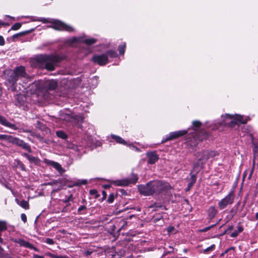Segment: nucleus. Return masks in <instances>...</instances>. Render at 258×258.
Here are the masks:
<instances>
[{"label":"nucleus","mask_w":258,"mask_h":258,"mask_svg":"<svg viewBox=\"0 0 258 258\" xmlns=\"http://www.w3.org/2000/svg\"><path fill=\"white\" fill-rule=\"evenodd\" d=\"M61 58L56 55L39 54L32 59L31 64L34 67L45 68L48 71H52L61 61Z\"/></svg>","instance_id":"f257e3e1"},{"label":"nucleus","mask_w":258,"mask_h":258,"mask_svg":"<svg viewBox=\"0 0 258 258\" xmlns=\"http://www.w3.org/2000/svg\"><path fill=\"white\" fill-rule=\"evenodd\" d=\"M31 21H41L43 23H50L51 25L48 27L52 28L57 30H65L68 32H72L74 31V28L71 26L68 25L58 20L53 19L51 18H36L35 17H30Z\"/></svg>","instance_id":"f03ea898"},{"label":"nucleus","mask_w":258,"mask_h":258,"mask_svg":"<svg viewBox=\"0 0 258 258\" xmlns=\"http://www.w3.org/2000/svg\"><path fill=\"white\" fill-rule=\"evenodd\" d=\"M198 156H200L198 161L195 163L194 165V170L197 173L201 169L203 168L206 161L210 158L215 157L216 153L213 151H205L202 153H198Z\"/></svg>","instance_id":"7ed1b4c3"},{"label":"nucleus","mask_w":258,"mask_h":258,"mask_svg":"<svg viewBox=\"0 0 258 258\" xmlns=\"http://www.w3.org/2000/svg\"><path fill=\"white\" fill-rule=\"evenodd\" d=\"M222 121L220 123L221 125H228L232 126L235 124L245 123L246 120L243 119V117L240 115L235 114L234 115L226 114L225 116H221Z\"/></svg>","instance_id":"20e7f679"},{"label":"nucleus","mask_w":258,"mask_h":258,"mask_svg":"<svg viewBox=\"0 0 258 258\" xmlns=\"http://www.w3.org/2000/svg\"><path fill=\"white\" fill-rule=\"evenodd\" d=\"M152 195H158L163 191L167 187V184L160 180L150 181Z\"/></svg>","instance_id":"39448f33"},{"label":"nucleus","mask_w":258,"mask_h":258,"mask_svg":"<svg viewBox=\"0 0 258 258\" xmlns=\"http://www.w3.org/2000/svg\"><path fill=\"white\" fill-rule=\"evenodd\" d=\"M35 85L38 88H44L45 91L53 90L57 87V82L53 80H46L39 82Z\"/></svg>","instance_id":"423d86ee"},{"label":"nucleus","mask_w":258,"mask_h":258,"mask_svg":"<svg viewBox=\"0 0 258 258\" xmlns=\"http://www.w3.org/2000/svg\"><path fill=\"white\" fill-rule=\"evenodd\" d=\"M234 199V193L233 191H230L224 198L220 201L218 203L219 208L221 210L226 208L228 205L233 203Z\"/></svg>","instance_id":"0eeeda50"},{"label":"nucleus","mask_w":258,"mask_h":258,"mask_svg":"<svg viewBox=\"0 0 258 258\" xmlns=\"http://www.w3.org/2000/svg\"><path fill=\"white\" fill-rule=\"evenodd\" d=\"M96 39L94 38H84V37H73L68 39L67 42L70 45H73L75 43L84 42L87 45H91L96 42Z\"/></svg>","instance_id":"6e6552de"},{"label":"nucleus","mask_w":258,"mask_h":258,"mask_svg":"<svg viewBox=\"0 0 258 258\" xmlns=\"http://www.w3.org/2000/svg\"><path fill=\"white\" fill-rule=\"evenodd\" d=\"M4 73L6 75V81L11 86L13 87L18 81L14 69L6 70Z\"/></svg>","instance_id":"1a4fd4ad"},{"label":"nucleus","mask_w":258,"mask_h":258,"mask_svg":"<svg viewBox=\"0 0 258 258\" xmlns=\"http://www.w3.org/2000/svg\"><path fill=\"white\" fill-rule=\"evenodd\" d=\"M187 133V131L186 130H181L171 132L163 139L161 143H164L168 141L176 139L181 136H182L186 134Z\"/></svg>","instance_id":"9d476101"},{"label":"nucleus","mask_w":258,"mask_h":258,"mask_svg":"<svg viewBox=\"0 0 258 258\" xmlns=\"http://www.w3.org/2000/svg\"><path fill=\"white\" fill-rule=\"evenodd\" d=\"M14 70L18 80L20 79H24V81H28L30 79L24 67L22 66L17 67L14 69Z\"/></svg>","instance_id":"9b49d317"},{"label":"nucleus","mask_w":258,"mask_h":258,"mask_svg":"<svg viewBox=\"0 0 258 258\" xmlns=\"http://www.w3.org/2000/svg\"><path fill=\"white\" fill-rule=\"evenodd\" d=\"M92 60L100 66L105 65L108 61L107 54L103 53L100 55H95L93 56Z\"/></svg>","instance_id":"f8f14e48"},{"label":"nucleus","mask_w":258,"mask_h":258,"mask_svg":"<svg viewBox=\"0 0 258 258\" xmlns=\"http://www.w3.org/2000/svg\"><path fill=\"white\" fill-rule=\"evenodd\" d=\"M60 118L61 120H64L66 121L71 122H73L77 119L80 121H82L83 120V118L81 116H76L75 117H74L72 115H70L69 114L63 112L60 114Z\"/></svg>","instance_id":"ddd939ff"},{"label":"nucleus","mask_w":258,"mask_h":258,"mask_svg":"<svg viewBox=\"0 0 258 258\" xmlns=\"http://www.w3.org/2000/svg\"><path fill=\"white\" fill-rule=\"evenodd\" d=\"M43 162L46 164L54 167L60 174H62L65 172V170L62 168L61 165L57 162L47 159H44Z\"/></svg>","instance_id":"4468645a"},{"label":"nucleus","mask_w":258,"mask_h":258,"mask_svg":"<svg viewBox=\"0 0 258 258\" xmlns=\"http://www.w3.org/2000/svg\"><path fill=\"white\" fill-rule=\"evenodd\" d=\"M150 182L146 185H140L138 186V189L140 192L146 196L152 195Z\"/></svg>","instance_id":"2eb2a0df"},{"label":"nucleus","mask_w":258,"mask_h":258,"mask_svg":"<svg viewBox=\"0 0 258 258\" xmlns=\"http://www.w3.org/2000/svg\"><path fill=\"white\" fill-rule=\"evenodd\" d=\"M0 123L1 124L13 130L16 131L18 130V127L15 124L10 122L5 117L2 115H0Z\"/></svg>","instance_id":"dca6fc26"},{"label":"nucleus","mask_w":258,"mask_h":258,"mask_svg":"<svg viewBox=\"0 0 258 258\" xmlns=\"http://www.w3.org/2000/svg\"><path fill=\"white\" fill-rule=\"evenodd\" d=\"M146 155L149 158L148 161L149 164H153L159 159L158 155L155 151L148 152Z\"/></svg>","instance_id":"f3484780"},{"label":"nucleus","mask_w":258,"mask_h":258,"mask_svg":"<svg viewBox=\"0 0 258 258\" xmlns=\"http://www.w3.org/2000/svg\"><path fill=\"white\" fill-rule=\"evenodd\" d=\"M132 182L131 180L128 179H123L112 181V183L117 186H126Z\"/></svg>","instance_id":"a211bd4d"},{"label":"nucleus","mask_w":258,"mask_h":258,"mask_svg":"<svg viewBox=\"0 0 258 258\" xmlns=\"http://www.w3.org/2000/svg\"><path fill=\"white\" fill-rule=\"evenodd\" d=\"M87 181L85 179L83 180H75L71 181V184L69 185V186L70 187H73L74 186H79L82 184H87Z\"/></svg>","instance_id":"6ab92c4d"},{"label":"nucleus","mask_w":258,"mask_h":258,"mask_svg":"<svg viewBox=\"0 0 258 258\" xmlns=\"http://www.w3.org/2000/svg\"><path fill=\"white\" fill-rule=\"evenodd\" d=\"M111 137L112 139L114 140L117 143L126 145V142L120 137L115 135H111Z\"/></svg>","instance_id":"aec40b11"},{"label":"nucleus","mask_w":258,"mask_h":258,"mask_svg":"<svg viewBox=\"0 0 258 258\" xmlns=\"http://www.w3.org/2000/svg\"><path fill=\"white\" fill-rule=\"evenodd\" d=\"M29 162L31 163H33L36 165H39L40 164V160L32 155H31L30 157L28 159Z\"/></svg>","instance_id":"412c9836"},{"label":"nucleus","mask_w":258,"mask_h":258,"mask_svg":"<svg viewBox=\"0 0 258 258\" xmlns=\"http://www.w3.org/2000/svg\"><path fill=\"white\" fill-rule=\"evenodd\" d=\"M17 242L21 246H23L25 247L29 248L31 246V244L30 243L22 239H19Z\"/></svg>","instance_id":"4be33fe9"},{"label":"nucleus","mask_w":258,"mask_h":258,"mask_svg":"<svg viewBox=\"0 0 258 258\" xmlns=\"http://www.w3.org/2000/svg\"><path fill=\"white\" fill-rule=\"evenodd\" d=\"M217 213V210L214 207H211L209 209V216L210 218H213Z\"/></svg>","instance_id":"5701e85b"},{"label":"nucleus","mask_w":258,"mask_h":258,"mask_svg":"<svg viewBox=\"0 0 258 258\" xmlns=\"http://www.w3.org/2000/svg\"><path fill=\"white\" fill-rule=\"evenodd\" d=\"M56 135L58 138L63 140L68 139V135L62 131H58L56 132Z\"/></svg>","instance_id":"b1692460"},{"label":"nucleus","mask_w":258,"mask_h":258,"mask_svg":"<svg viewBox=\"0 0 258 258\" xmlns=\"http://www.w3.org/2000/svg\"><path fill=\"white\" fill-rule=\"evenodd\" d=\"M6 229L7 226L6 223L3 221H0V243H2L3 241L1 237V232Z\"/></svg>","instance_id":"393cba45"},{"label":"nucleus","mask_w":258,"mask_h":258,"mask_svg":"<svg viewBox=\"0 0 258 258\" xmlns=\"http://www.w3.org/2000/svg\"><path fill=\"white\" fill-rule=\"evenodd\" d=\"M20 147H21L23 149L28 151L30 153H31L32 152L30 145H29L28 144L25 143L24 141L22 142V143L21 144V145Z\"/></svg>","instance_id":"a878e982"},{"label":"nucleus","mask_w":258,"mask_h":258,"mask_svg":"<svg viewBox=\"0 0 258 258\" xmlns=\"http://www.w3.org/2000/svg\"><path fill=\"white\" fill-rule=\"evenodd\" d=\"M73 200V195L72 194H69V196L67 197L66 196V197L65 198V199H62V201L64 203H66L67 204V206H69L70 205V204H69V203L70 202V201H72Z\"/></svg>","instance_id":"bb28decb"},{"label":"nucleus","mask_w":258,"mask_h":258,"mask_svg":"<svg viewBox=\"0 0 258 258\" xmlns=\"http://www.w3.org/2000/svg\"><path fill=\"white\" fill-rule=\"evenodd\" d=\"M18 204L22 208L27 209L29 208V204L28 202L25 200H22L20 202V203L18 202Z\"/></svg>","instance_id":"cd10ccee"},{"label":"nucleus","mask_w":258,"mask_h":258,"mask_svg":"<svg viewBox=\"0 0 258 258\" xmlns=\"http://www.w3.org/2000/svg\"><path fill=\"white\" fill-rule=\"evenodd\" d=\"M126 45L125 43H123L121 44L118 46V51L120 54H123L125 52V49Z\"/></svg>","instance_id":"c85d7f7f"},{"label":"nucleus","mask_w":258,"mask_h":258,"mask_svg":"<svg viewBox=\"0 0 258 258\" xmlns=\"http://www.w3.org/2000/svg\"><path fill=\"white\" fill-rule=\"evenodd\" d=\"M192 125L194 126V131L198 132L199 127L201 125V123L199 121H194L192 122Z\"/></svg>","instance_id":"c756f323"},{"label":"nucleus","mask_w":258,"mask_h":258,"mask_svg":"<svg viewBox=\"0 0 258 258\" xmlns=\"http://www.w3.org/2000/svg\"><path fill=\"white\" fill-rule=\"evenodd\" d=\"M105 54H107V56L109 55L111 57H116L117 55V53L113 50H109Z\"/></svg>","instance_id":"7c9ffc66"},{"label":"nucleus","mask_w":258,"mask_h":258,"mask_svg":"<svg viewBox=\"0 0 258 258\" xmlns=\"http://www.w3.org/2000/svg\"><path fill=\"white\" fill-rule=\"evenodd\" d=\"M22 24L20 23H17L13 25L11 28L12 30H16L21 28Z\"/></svg>","instance_id":"2f4dec72"},{"label":"nucleus","mask_w":258,"mask_h":258,"mask_svg":"<svg viewBox=\"0 0 258 258\" xmlns=\"http://www.w3.org/2000/svg\"><path fill=\"white\" fill-rule=\"evenodd\" d=\"M215 245L214 244H212L210 246L205 249L204 250V251L205 253H207L210 251H212V250H214V249L215 248Z\"/></svg>","instance_id":"473e14b6"},{"label":"nucleus","mask_w":258,"mask_h":258,"mask_svg":"<svg viewBox=\"0 0 258 258\" xmlns=\"http://www.w3.org/2000/svg\"><path fill=\"white\" fill-rule=\"evenodd\" d=\"M215 225H216V224H213V225H212L210 226H208V227H205V228H204L203 229H202L200 230V231L202 232H206V231H208L209 230H210V229H211L212 228L214 227Z\"/></svg>","instance_id":"72a5a7b5"},{"label":"nucleus","mask_w":258,"mask_h":258,"mask_svg":"<svg viewBox=\"0 0 258 258\" xmlns=\"http://www.w3.org/2000/svg\"><path fill=\"white\" fill-rule=\"evenodd\" d=\"M17 138L16 137H13L12 136H9V139H8V142L10 143H12V144H14L15 142V141L16 140Z\"/></svg>","instance_id":"f704fd0d"},{"label":"nucleus","mask_w":258,"mask_h":258,"mask_svg":"<svg viewBox=\"0 0 258 258\" xmlns=\"http://www.w3.org/2000/svg\"><path fill=\"white\" fill-rule=\"evenodd\" d=\"M68 147L69 148L72 149L75 151L79 150L78 147L76 145L73 144H69Z\"/></svg>","instance_id":"c9c22d12"},{"label":"nucleus","mask_w":258,"mask_h":258,"mask_svg":"<svg viewBox=\"0 0 258 258\" xmlns=\"http://www.w3.org/2000/svg\"><path fill=\"white\" fill-rule=\"evenodd\" d=\"M10 135H0V140L8 141Z\"/></svg>","instance_id":"e433bc0d"},{"label":"nucleus","mask_w":258,"mask_h":258,"mask_svg":"<svg viewBox=\"0 0 258 258\" xmlns=\"http://www.w3.org/2000/svg\"><path fill=\"white\" fill-rule=\"evenodd\" d=\"M114 199V195H113V194H111L109 195V196L108 198L107 201L109 203H112L113 202Z\"/></svg>","instance_id":"4c0bfd02"},{"label":"nucleus","mask_w":258,"mask_h":258,"mask_svg":"<svg viewBox=\"0 0 258 258\" xmlns=\"http://www.w3.org/2000/svg\"><path fill=\"white\" fill-rule=\"evenodd\" d=\"M128 146L130 147V148L132 149L133 150H134L135 151H137V152H140V150L137 147L132 145V144H129L128 145Z\"/></svg>","instance_id":"58836bf2"},{"label":"nucleus","mask_w":258,"mask_h":258,"mask_svg":"<svg viewBox=\"0 0 258 258\" xmlns=\"http://www.w3.org/2000/svg\"><path fill=\"white\" fill-rule=\"evenodd\" d=\"M45 242L50 245L53 244L54 243L53 240L52 239L49 238H47L46 239Z\"/></svg>","instance_id":"ea45409f"},{"label":"nucleus","mask_w":258,"mask_h":258,"mask_svg":"<svg viewBox=\"0 0 258 258\" xmlns=\"http://www.w3.org/2000/svg\"><path fill=\"white\" fill-rule=\"evenodd\" d=\"M23 142V140H21L20 139L17 138L16 140L15 141L14 144L17 145V146L20 147Z\"/></svg>","instance_id":"a19ab883"},{"label":"nucleus","mask_w":258,"mask_h":258,"mask_svg":"<svg viewBox=\"0 0 258 258\" xmlns=\"http://www.w3.org/2000/svg\"><path fill=\"white\" fill-rule=\"evenodd\" d=\"M206 135H205L204 137H202L200 136L199 133H197L196 135H195V137L199 139L200 140H202L204 139H206Z\"/></svg>","instance_id":"79ce46f5"},{"label":"nucleus","mask_w":258,"mask_h":258,"mask_svg":"<svg viewBox=\"0 0 258 258\" xmlns=\"http://www.w3.org/2000/svg\"><path fill=\"white\" fill-rule=\"evenodd\" d=\"M21 220L25 223L27 221V217L26 215L25 214H22L21 215Z\"/></svg>","instance_id":"37998d69"},{"label":"nucleus","mask_w":258,"mask_h":258,"mask_svg":"<svg viewBox=\"0 0 258 258\" xmlns=\"http://www.w3.org/2000/svg\"><path fill=\"white\" fill-rule=\"evenodd\" d=\"M46 255L49 256L51 258H56L57 257V256H58V255L53 254H52V253H51L50 252L47 253Z\"/></svg>","instance_id":"c03bdc74"},{"label":"nucleus","mask_w":258,"mask_h":258,"mask_svg":"<svg viewBox=\"0 0 258 258\" xmlns=\"http://www.w3.org/2000/svg\"><path fill=\"white\" fill-rule=\"evenodd\" d=\"M174 229V227L173 226H169L167 228V232L170 233H171Z\"/></svg>","instance_id":"a18cd8bd"},{"label":"nucleus","mask_w":258,"mask_h":258,"mask_svg":"<svg viewBox=\"0 0 258 258\" xmlns=\"http://www.w3.org/2000/svg\"><path fill=\"white\" fill-rule=\"evenodd\" d=\"M243 228L242 226L239 225L237 227V232H238V233H241L243 231Z\"/></svg>","instance_id":"49530a36"},{"label":"nucleus","mask_w":258,"mask_h":258,"mask_svg":"<svg viewBox=\"0 0 258 258\" xmlns=\"http://www.w3.org/2000/svg\"><path fill=\"white\" fill-rule=\"evenodd\" d=\"M196 175L195 174H191V181L193 182H195L196 181Z\"/></svg>","instance_id":"de8ad7c7"},{"label":"nucleus","mask_w":258,"mask_h":258,"mask_svg":"<svg viewBox=\"0 0 258 258\" xmlns=\"http://www.w3.org/2000/svg\"><path fill=\"white\" fill-rule=\"evenodd\" d=\"M238 232L237 231H234L231 234L230 236L232 237H236L238 235Z\"/></svg>","instance_id":"09e8293b"},{"label":"nucleus","mask_w":258,"mask_h":258,"mask_svg":"<svg viewBox=\"0 0 258 258\" xmlns=\"http://www.w3.org/2000/svg\"><path fill=\"white\" fill-rule=\"evenodd\" d=\"M32 257L33 258H45L44 256L37 254H33Z\"/></svg>","instance_id":"8fccbe9b"},{"label":"nucleus","mask_w":258,"mask_h":258,"mask_svg":"<svg viewBox=\"0 0 258 258\" xmlns=\"http://www.w3.org/2000/svg\"><path fill=\"white\" fill-rule=\"evenodd\" d=\"M5 44V40L4 38L0 36V45H3Z\"/></svg>","instance_id":"3c124183"},{"label":"nucleus","mask_w":258,"mask_h":258,"mask_svg":"<svg viewBox=\"0 0 258 258\" xmlns=\"http://www.w3.org/2000/svg\"><path fill=\"white\" fill-rule=\"evenodd\" d=\"M86 207L85 206H80L79 208H78V212H80L81 211H82V210H84L86 209Z\"/></svg>","instance_id":"603ef678"},{"label":"nucleus","mask_w":258,"mask_h":258,"mask_svg":"<svg viewBox=\"0 0 258 258\" xmlns=\"http://www.w3.org/2000/svg\"><path fill=\"white\" fill-rule=\"evenodd\" d=\"M92 252L91 251L87 250L84 252V255L88 256V255H90L92 253Z\"/></svg>","instance_id":"864d4df0"},{"label":"nucleus","mask_w":258,"mask_h":258,"mask_svg":"<svg viewBox=\"0 0 258 258\" xmlns=\"http://www.w3.org/2000/svg\"><path fill=\"white\" fill-rule=\"evenodd\" d=\"M56 258H74V257H69L67 255H58Z\"/></svg>","instance_id":"5fc2aeb1"},{"label":"nucleus","mask_w":258,"mask_h":258,"mask_svg":"<svg viewBox=\"0 0 258 258\" xmlns=\"http://www.w3.org/2000/svg\"><path fill=\"white\" fill-rule=\"evenodd\" d=\"M29 248L31 249H33L36 251H39L38 249L37 248L34 247L32 244H31V246H30Z\"/></svg>","instance_id":"6e6d98bb"},{"label":"nucleus","mask_w":258,"mask_h":258,"mask_svg":"<svg viewBox=\"0 0 258 258\" xmlns=\"http://www.w3.org/2000/svg\"><path fill=\"white\" fill-rule=\"evenodd\" d=\"M22 155H23V156H24V157H26V158L28 159V160L29 159V158H30V156H31V155H29V154H27V153H24L22 154Z\"/></svg>","instance_id":"4d7b16f0"},{"label":"nucleus","mask_w":258,"mask_h":258,"mask_svg":"<svg viewBox=\"0 0 258 258\" xmlns=\"http://www.w3.org/2000/svg\"><path fill=\"white\" fill-rule=\"evenodd\" d=\"M195 182H193L192 181H190L189 183H188V190L194 184Z\"/></svg>","instance_id":"13d9d810"},{"label":"nucleus","mask_w":258,"mask_h":258,"mask_svg":"<svg viewBox=\"0 0 258 258\" xmlns=\"http://www.w3.org/2000/svg\"><path fill=\"white\" fill-rule=\"evenodd\" d=\"M96 192H97V191H96V190H95V189L90 190V193L91 195L95 194Z\"/></svg>","instance_id":"bf43d9fd"},{"label":"nucleus","mask_w":258,"mask_h":258,"mask_svg":"<svg viewBox=\"0 0 258 258\" xmlns=\"http://www.w3.org/2000/svg\"><path fill=\"white\" fill-rule=\"evenodd\" d=\"M233 229V226L232 225H231V226H229L228 228V229H227L226 231H231L232 230V229Z\"/></svg>","instance_id":"052dcab7"},{"label":"nucleus","mask_w":258,"mask_h":258,"mask_svg":"<svg viewBox=\"0 0 258 258\" xmlns=\"http://www.w3.org/2000/svg\"><path fill=\"white\" fill-rule=\"evenodd\" d=\"M20 166H21V168L22 170H23V171L26 170L25 166L23 164H21Z\"/></svg>","instance_id":"680f3d73"},{"label":"nucleus","mask_w":258,"mask_h":258,"mask_svg":"<svg viewBox=\"0 0 258 258\" xmlns=\"http://www.w3.org/2000/svg\"><path fill=\"white\" fill-rule=\"evenodd\" d=\"M254 152L255 153H254V158H253V162L254 163V162H255V161H254V160H255V156H256V155H255L256 151H255V150H254Z\"/></svg>","instance_id":"e2e57ef3"},{"label":"nucleus","mask_w":258,"mask_h":258,"mask_svg":"<svg viewBox=\"0 0 258 258\" xmlns=\"http://www.w3.org/2000/svg\"><path fill=\"white\" fill-rule=\"evenodd\" d=\"M21 35H22L21 33L17 34H16V35H14V37H17L18 36H20Z\"/></svg>","instance_id":"0e129e2a"},{"label":"nucleus","mask_w":258,"mask_h":258,"mask_svg":"<svg viewBox=\"0 0 258 258\" xmlns=\"http://www.w3.org/2000/svg\"><path fill=\"white\" fill-rule=\"evenodd\" d=\"M255 219L256 220L258 219V212L255 214Z\"/></svg>","instance_id":"69168bd1"},{"label":"nucleus","mask_w":258,"mask_h":258,"mask_svg":"<svg viewBox=\"0 0 258 258\" xmlns=\"http://www.w3.org/2000/svg\"><path fill=\"white\" fill-rule=\"evenodd\" d=\"M102 194L104 197H105L106 196V192L104 191H102Z\"/></svg>","instance_id":"338daca9"},{"label":"nucleus","mask_w":258,"mask_h":258,"mask_svg":"<svg viewBox=\"0 0 258 258\" xmlns=\"http://www.w3.org/2000/svg\"><path fill=\"white\" fill-rule=\"evenodd\" d=\"M2 89L1 87L0 86V96L2 95Z\"/></svg>","instance_id":"774afa93"}]
</instances>
